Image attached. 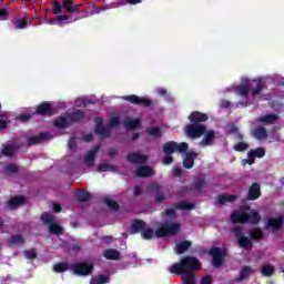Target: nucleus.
<instances>
[{"label":"nucleus","mask_w":284,"mask_h":284,"mask_svg":"<svg viewBox=\"0 0 284 284\" xmlns=\"http://www.w3.org/2000/svg\"><path fill=\"white\" fill-rule=\"evenodd\" d=\"M50 232L51 234H61V232H63V229L59 224L52 223L50 225Z\"/></svg>","instance_id":"e433bc0d"},{"label":"nucleus","mask_w":284,"mask_h":284,"mask_svg":"<svg viewBox=\"0 0 284 284\" xmlns=\"http://www.w3.org/2000/svg\"><path fill=\"white\" fill-rule=\"evenodd\" d=\"M211 283H212V277L211 276H205L200 282V284H211Z\"/></svg>","instance_id":"4d7b16f0"},{"label":"nucleus","mask_w":284,"mask_h":284,"mask_svg":"<svg viewBox=\"0 0 284 284\" xmlns=\"http://www.w3.org/2000/svg\"><path fill=\"white\" fill-rule=\"evenodd\" d=\"M53 271L58 274H61V272L68 271V264L65 263H59L53 266Z\"/></svg>","instance_id":"473e14b6"},{"label":"nucleus","mask_w":284,"mask_h":284,"mask_svg":"<svg viewBox=\"0 0 284 284\" xmlns=\"http://www.w3.org/2000/svg\"><path fill=\"white\" fill-rule=\"evenodd\" d=\"M42 223H53L54 222V216H52L49 213H43L41 216Z\"/></svg>","instance_id":"a19ab883"},{"label":"nucleus","mask_w":284,"mask_h":284,"mask_svg":"<svg viewBox=\"0 0 284 284\" xmlns=\"http://www.w3.org/2000/svg\"><path fill=\"white\" fill-rule=\"evenodd\" d=\"M126 2L131 3V6H136V3H141V0H126Z\"/></svg>","instance_id":"0e129e2a"},{"label":"nucleus","mask_w":284,"mask_h":284,"mask_svg":"<svg viewBox=\"0 0 284 284\" xmlns=\"http://www.w3.org/2000/svg\"><path fill=\"white\" fill-rule=\"evenodd\" d=\"M174 173L176 174V176H179V175L181 174V169L175 168V169H174Z\"/></svg>","instance_id":"774afa93"},{"label":"nucleus","mask_w":284,"mask_h":284,"mask_svg":"<svg viewBox=\"0 0 284 284\" xmlns=\"http://www.w3.org/2000/svg\"><path fill=\"white\" fill-rule=\"evenodd\" d=\"M10 245H21L23 243V237L21 235H13L9 241Z\"/></svg>","instance_id":"f704fd0d"},{"label":"nucleus","mask_w":284,"mask_h":284,"mask_svg":"<svg viewBox=\"0 0 284 284\" xmlns=\"http://www.w3.org/2000/svg\"><path fill=\"white\" fill-rule=\"evenodd\" d=\"M233 223H252L256 225L261 221V215L255 210L250 211V206H244L239 211H235L231 215Z\"/></svg>","instance_id":"20e7f679"},{"label":"nucleus","mask_w":284,"mask_h":284,"mask_svg":"<svg viewBox=\"0 0 284 284\" xmlns=\"http://www.w3.org/2000/svg\"><path fill=\"white\" fill-rule=\"evenodd\" d=\"M115 125H119V118L118 116H113L111 119V128H114Z\"/></svg>","instance_id":"13d9d810"},{"label":"nucleus","mask_w":284,"mask_h":284,"mask_svg":"<svg viewBox=\"0 0 284 284\" xmlns=\"http://www.w3.org/2000/svg\"><path fill=\"white\" fill-rule=\"evenodd\" d=\"M18 119L22 123H26V121H30V119H32V114H30V113H22Z\"/></svg>","instance_id":"09e8293b"},{"label":"nucleus","mask_w":284,"mask_h":284,"mask_svg":"<svg viewBox=\"0 0 284 284\" xmlns=\"http://www.w3.org/2000/svg\"><path fill=\"white\" fill-rule=\"evenodd\" d=\"M235 236L237 239L240 247H243V250H252V240L243 236L241 231H235Z\"/></svg>","instance_id":"9b49d317"},{"label":"nucleus","mask_w":284,"mask_h":284,"mask_svg":"<svg viewBox=\"0 0 284 284\" xmlns=\"http://www.w3.org/2000/svg\"><path fill=\"white\" fill-rule=\"evenodd\" d=\"M283 225V217L280 216L277 219H270L267 220L266 227L268 230H280V227Z\"/></svg>","instance_id":"4468645a"},{"label":"nucleus","mask_w":284,"mask_h":284,"mask_svg":"<svg viewBox=\"0 0 284 284\" xmlns=\"http://www.w3.org/2000/svg\"><path fill=\"white\" fill-rule=\"evenodd\" d=\"M37 114H50L52 112V104L44 102L36 110Z\"/></svg>","instance_id":"a878e982"},{"label":"nucleus","mask_w":284,"mask_h":284,"mask_svg":"<svg viewBox=\"0 0 284 284\" xmlns=\"http://www.w3.org/2000/svg\"><path fill=\"white\" fill-rule=\"evenodd\" d=\"M146 132L150 136H161V129L159 128H149Z\"/></svg>","instance_id":"ea45409f"},{"label":"nucleus","mask_w":284,"mask_h":284,"mask_svg":"<svg viewBox=\"0 0 284 284\" xmlns=\"http://www.w3.org/2000/svg\"><path fill=\"white\" fill-rule=\"evenodd\" d=\"M134 194H135L136 196H139V194H141V187L135 186V187H134Z\"/></svg>","instance_id":"69168bd1"},{"label":"nucleus","mask_w":284,"mask_h":284,"mask_svg":"<svg viewBox=\"0 0 284 284\" xmlns=\"http://www.w3.org/2000/svg\"><path fill=\"white\" fill-rule=\"evenodd\" d=\"M93 268L94 267L92 266V264L80 263L75 264L72 267V271L74 274H78L79 276H88V274L92 273Z\"/></svg>","instance_id":"1a4fd4ad"},{"label":"nucleus","mask_w":284,"mask_h":284,"mask_svg":"<svg viewBox=\"0 0 284 284\" xmlns=\"http://www.w3.org/2000/svg\"><path fill=\"white\" fill-rule=\"evenodd\" d=\"M74 145H77V139L75 138H71L70 140H69V148H74Z\"/></svg>","instance_id":"bf43d9fd"},{"label":"nucleus","mask_w":284,"mask_h":284,"mask_svg":"<svg viewBox=\"0 0 284 284\" xmlns=\"http://www.w3.org/2000/svg\"><path fill=\"white\" fill-rule=\"evenodd\" d=\"M62 8H65L68 12H74V10H77V8H74V6L72 4V0H64L62 2Z\"/></svg>","instance_id":"c9c22d12"},{"label":"nucleus","mask_w":284,"mask_h":284,"mask_svg":"<svg viewBox=\"0 0 284 284\" xmlns=\"http://www.w3.org/2000/svg\"><path fill=\"white\" fill-rule=\"evenodd\" d=\"M50 26H53V23H59V26H63V23H72V20L68 19V16H58L57 20H50L48 21Z\"/></svg>","instance_id":"c85d7f7f"},{"label":"nucleus","mask_w":284,"mask_h":284,"mask_svg":"<svg viewBox=\"0 0 284 284\" xmlns=\"http://www.w3.org/2000/svg\"><path fill=\"white\" fill-rule=\"evenodd\" d=\"M211 256L213 257V267H221L223 263V258H225V250H221L219 247H213L210 251Z\"/></svg>","instance_id":"6e6552de"},{"label":"nucleus","mask_w":284,"mask_h":284,"mask_svg":"<svg viewBox=\"0 0 284 284\" xmlns=\"http://www.w3.org/2000/svg\"><path fill=\"white\" fill-rule=\"evenodd\" d=\"M2 154L3 156H12V154H14V148H12L11 145H6L2 149Z\"/></svg>","instance_id":"4c0bfd02"},{"label":"nucleus","mask_w":284,"mask_h":284,"mask_svg":"<svg viewBox=\"0 0 284 284\" xmlns=\"http://www.w3.org/2000/svg\"><path fill=\"white\" fill-rule=\"evenodd\" d=\"M141 125V120L139 119H125L124 120V126L128 129V130H135V128H139Z\"/></svg>","instance_id":"5701e85b"},{"label":"nucleus","mask_w":284,"mask_h":284,"mask_svg":"<svg viewBox=\"0 0 284 284\" xmlns=\"http://www.w3.org/2000/svg\"><path fill=\"white\" fill-rule=\"evenodd\" d=\"M191 123H205L207 121V114L194 111L189 115Z\"/></svg>","instance_id":"ddd939ff"},{"label":"nucleus","mask_w":284,"mask_h":284,"mask_svg":"<svg viewBox=\"0 0 284 284\" xmlns=\"http://www.w3.org/2000/svg\"><path fill=\"white\" fill-rule=\"evenodd\" d=\"M48 139V134L47 133H41L39 138H33L31 140V143H40L41 141Z\"/></svg>","instance_id":"de8ad7c7"},{"label":"nucleus","mask_w":284,"mask_h":284,"mask_svg":"<svg viewBox=\"0 0 284 284\" xmlns=\"http://www.w3.org/2000/svg\"><path fill=\"white\" fill-rule=\"evenodd\" d=\"M24 256L26 258L33 260L37 258V253L34 252V250L26 251Z\"/></svg>","instance_id":"3c124183"},{"label":"nucleus","mask_w":284,"mask_h":284,"mask_svg":"<svg viewBox=\"0 0 284 284\" xmlns=\"http://www.w3.org/2000/svg\"><path fill=\"white\" fill-rule=\"evenodd\" d=\"M250 274H252V268L245 266L242 268V272H241V278L240 281H243V278H247V276H250Z\"/></svg>","instance_id":"79ce46f5"},{"label":"nucleus","mask_w":284,"mask_h":284,"mask_svg":"<svg viewBox=\"0 0 284 284\" xmlns=\"http://www.w3.org/2000/svg\"><path fill=\"white\" fill-rule=\"evenodd\" d=\"M260 123H264V125H268L270 123H275V121H278V115L276 114H267L262 118H258L257 120Z\"/></svg>","instance_id":"393cba45"},{"label":"nucleus","mask_w":284,"mask_h":284,"mask_svg":"<svg viewBox=\"0 0 284 284\" xmlns=\"http://www.w3.org/2000/svg\"><path fill=\"white\" fill-rule=\"evenodd\" d=\"M99 172H110L112 171V165L108 163H102L98 166Z\"/></svg>","instance_id":"c03bdc74"},{"label":"nucleus","mask_w":284,"mask_h":284,"mask_svg":"<svg viewBox=\"0 0 284 284\" xmlns=\"http://www.w3.org/2000/svg\"><path fill=\"white\" fill-rule=\"evenodd\" d=\"M132 232L133 234H136V232H143L144 227H145V222L141 221V220H135L132 222Z\"/></svg>","instance_id":"cd10ccee"},{"label":"nucleus","mask_w":284,"mask_h":284,"mask_svg":"<svg viewBox=\"0 0 284 284\" xmlns=\"http://www.w3.org/2000/svg\"><path fill=\"white\" fill-rule=\"evenodd\" d=\"M17 170H19V168L14 164H10L6 168V172H17Z\"/></svg>","instance_id":"6e6d98bb"},{"label":"nucleus","mask_w":284,"mask_h":284,"mask_svg":"<svg viewBox=\"0 0 284 284\" xmlns=\"http://www.w3.org/2000/svg\"><path fill=\"white\" fill-rule=\"evenodd\" d=\"M8 125V122L6 120H0V130H3Z\"/></svg>","instance_id":"e2e57ef3"},{"label":"nucleus","mask_w":284,"mask_h":284,"mask_svg":"<svg viewBox=\"0 0 284 284\" xmlns=\"http://www.w3.org/2000/svg\"><path fill=\"white\" fill-rule=\"evenodd\" d=\"M235 150L236 152H243L247 150V144H245V142H240L235 145Z\"/></svg>","instance_id":"49530a36"},{"label":"nucleus","mask_w":284,"mask_h":284,"mask_svg":"<svg viewBox=\"0 0 284 284\" xmlns=\"http://www.w3.org/2000/svg\"><path fill=\"white\" fill-rule=\"evenodd\" d=\"M103 256L109 261H119V258H121V253L114 248H110L104 251Z\"/></svg>","instance_id":"412c9836"},{"label":"nucleus","mask_w":284,"mask_h":284,"mask_svg":"<svg viewBox=\"0 0 284 284\" xmlns=\"http://www.w3.org/2000/svg\"><path fill=\"white\" fill-rule=\"evenodd\" d=\"M3 19H6V10L0 9V20L3 21Z\"/></svg>","instance_id":"680f3d73"},{"label":"nucleus","mask_w":284,"mask_h":284,"mask_svg":"<svg viewBox=\"0 0 284 284\" xmlns=\"http://www.w3.org/2000/svg\"><path fill=\"white\" fill-rule=\"evenodd\" d=\"M104 202L108 205V207H110L111 210H118L119 209V204L116 203V201H114L110 197H105Z\"/></svg>","instance_id":"72a5a7b5"},{"label":"nucleus","mask_w":284,"mask_h":284,"mask_svg":"<svg viewBox=\"0 0 284 284\" xmlns=\"http://www.w3.org/2000/svg\"><path fill=\"white\" fill-rule=\"evenodd\" d=\"M192 245L191 241H184L175 245V252L176 254H183V252H186Z\"/></svg>","instance_id":"b1692460"},{"label":"nucleus","mask_w":284,"mask_h":284,"mask_svg":"<svg viewBox=\"0 0 284 284\" xmlns=\"http://www.w3.org/2000/svg\"><path fill=\"white\" fill-rule=\"evenodd\" d=\"M129 161L130 163L141 164L148 161V156L140 153H131L129 154Z\"/></svg>","instance_id":"6ab92c4d"},{"label":"nucleus","mask_w":284,"mask_h":284,"mask_svg":"<svg viewBox=\"0 0 284 284\" xmlns=\"http://www.w3.org/2000/svg\"><path fill=\"white\" fill-rule=\"evenodd\" d=\"M174 216H176V209H168L166 219H174Z\"/></svg>","instance_id":"603ef678"},{"label":"nucleus","mask_w":284,"mask_h":284,"mask_svg":"<svg viewBox=\"0 0 284 284\" xmlns=\"http://www.w3.org/2000/svg\"><path fill=\"white\" fill-rule=\"evenodd\" d=\"M179 230H181V224L166 222L155 233L152 229L142 231V236L146 240L154 239V236L161 239V236H172V234L179 232Z\"/></svg>","instance_id":"39448f33"},{"label":"nucleus","mask_w":284,"mask_h":284,"mask_svg":"<svg viewBox=\"0 0 284 284\" xmlns=\"http://www.w3.org/2000/svg\"><path fill=\"white\" fill-rule=\"evenodd\" d=\"M105 283H110V280L105 275H99L98 277H93L90 281V284H105Z\"/></svg>","instance_id":"7c9ffc66"},{"label":"nucleus","mask_w":284,"mask_h":284,"mask_svg":"<svg viewBox=\"0 0 284 284\" xmlns=\"http://www.w3.org/2000/svg\"><path fill=\"white\" fill-rule=\"evenodd\" d=\"M253 134L257 141H265L267 139V131L264 128L255 129Z\"/></svg>","instance_id":"bb28decb"},{"label":"nucleus","mask_w":284,"mask_h":284,"mask_svg":"<svg viewBox=\"0 0 284 284\" xmlns=\"http://www.w3.org/2000/svg\"><path fill=\"white\" fill-rule=\"evenodd\" d=\"M186 150H187V143L185 142H182L180 144H178L176 142L166 143L163 148V152L164 154H166L163 159L164 165H170V163H172L173 159H172V155L170 154H174V152L183 153Z\"/></svg>","instance_id":"423d86ee"},{"label":"nucleus","mask_w":284,"mask_h":284,"mask_svg":"<svg viewBox=\"0 0 284 284\" xmlns=\"http://www.w3.org/2000/svg\"><path fill=\"white\" fill-rule=\"evenodd\" d=\"M262 274L264 276H272L274 274V266L266 264L262 268Z\"/></svg>","instance_id":"2f4dec72"},{"label":"nucleus","mask_w":284,"mask_h":284,"mask_svg":"<svg viewBox=\"0 0 284 284\" xmlns=\"http://www.w3.org/2000/svg\"><path fill=\"white\" fill-rule=\"evenodd\" d=\"M136 176L140 178H146V176H154V170H152V168L150 166H140L136 171H135Z\"/></svg>","instance_id":"f3484780"},{"label":"nucleus","mask_w":284,"mask_h":284,"mask_svg":"<svg viewBox=\"0 0 284 284\" xmlns=\"http://www.w3.org/2000/svg\"><path fill=\"white\" fill-rule=\"evenodd\" d=\"M99 151V146L93 149L92 151H89L84 156V163L89 168L94 165V156H97V152Z\"/></svg>","instance_id":"aec40b11"},{"label":"nucleus","mask_w":284,"mask_h":284,"mask_svg":"<svg viewBox=\"0 0 284 284\" xmlns=\"http://www.w3.org/2000/svg\"><path fill=\"white\" fill-rule=\"evenodd\" d=\"M77 197L79 199V201H90V193L85 191H80L78 192Z\"/></svg>","instance_id":"58836bf2"},{"label":"nucleus","mask_w":284,"mask_h":284,"mask_svg":"<svg viewBox=\"0 0 284 284\" xmlns=\"http://www.w3.org/2000/svg\"><path fill=\"white\" fill-rule=\"evenodd\" d=\"M95 124H97V128H95L97 134H100V136H102V139H104V136L106 134H109V131H108V129L103 128V120L101 118H97Z\"/></svg>","instance_id":"4be33fe9"},{"label":"nucleus","mask_w":284,"mask_h":284,"mask_svg":"<svg viewBox=\"0 0 284 284\" xmlns=\"http://www.w3.org/2000/svg\"><path fill=\"white\" fill-rule=\"evenodd\" d=\"M263 237V232L261 230H254L251 233V239H262Z\"/></svg>","instance_id":"8fccbe9b"},{"label":"nucleus","mask_w":284,"mask_h":284,"mask_svg":"<svg viewBox=\"0 0 284 284\" xmlns=\"http://www.w3.org/2000/svg\"><path fill=\"white\" fill-rule=\"evenodd\" d=\"M80 119H83V112L81 111H77L72 116L67 115L64 116H60L55 120L54 125L55 128H68V125H70V121H79Z\"/></svg>","instance_id":"0eeeda50"},{"label":"nucleus","mask_w":284,"mask_h":284,"mask_svg":"<svg viewBox=\"0 0 284 284\" xmlns=\"http://www.w3.org/2000/svg\"><path fill=\"white\" fill-rule=\"evenodd\" d=\"M185 134H187L190 139H201V136H204V139L201 141V145L204 148L212 145V143H214V139H216V132L205 129V125L203 124L186 125Z\"/></svg>","instance_id":"f03ea898"},{"label":"nucleus","mask_w":284,"mask_h":284,"mask_svg":"<svg viewBox=\"0 0 284 284\" xmlns=\"http://www.w3.org/2000/svg\"><path fill=\"white\" fill-rule=\"evenodd\" d=\"M124 101H129L130 103H135V105H150V100L146 98H140L136 95H125L123 97Z\"/></svg>","instance_id":"f8f14e48"},{"label":"nucleus","mask_w":284,"mask_h":284,"mask_svg":"<svg viewBox=\"0 0 284 284\" xmlns=\"http://www.w3.org/2000/svg\"><path fill=\"white\" fill-rule=\"evenodd\" d=\"M75 103H77L78 106H81V105H88V103H91V102L83 99V98H80V99L77 100Z\"/></svg>","instance_id":"5fc2aeb1"},{"label":"nucleus","mask_w":284,"mask_h":284,"mask_svg":"<svg viewBox=\"0 0 284 284\" xmlns=\"http://www.w3.org/2000/svg\"><path fill=\"white\" fill-rule=\"evenodd\" d=\"M178 207H179V210H184V211L194 210V205L190 204L187 202H181Z\"/></svg>","instance_id":"37998d69"},{"label":"nucleus","mask_w":284,"mask_h":284,"mask_svg":"<svg viewBox=\"0 0 284 284\" xmlns=\"http://www.w3.org/2000/svg\"><path fill=\"white\" fill-rule=\"evenodd\" d=\"M261 196V185L254 183L248 190V200L256 201Z\"/></svg>","instance_id":"dca6fc26"},{"label":"nucleus","mask_w":284,"mask_h":284,"mask_svg":"<svg viewBox=\"0 0 284 284\" xmlns=\"http://www.w3.org/2000/svg\"><path fill=\"white\" fill-rule=\"evenodd\" d=\"M194 270H201V262L196 257L186 256L180 263L173 264L169 272L182 276L183 284H196L194 281Z\"/></svg>","instance_id":"f257e3e1"},{"label":"nucleus","mask_w":284,"mask_h":284,"mask_svg":"<svg viewBox=\"0 0 284 284\" xmlns=\"http://www.w3.org/2000/svg\"><path fill=\"white\" fill-rule=\"evenodd\" d=\"M194 159H196L195 152H187L183 160V165L186 168V170H190L194 165Z\"/></svg>","instance_id":"2eb2a0df"},{"label":"nucleus","mask_w":284,"mask_h":284,"mask_svg":"<svg viewBox=\"0 0 284 284\" xmlns=\"http://www.w3.org/2000/svg\"><path fill=\"white\" fill-rule=\"evenodd\" d=\"M14 26L18 30H23V28H26L28 26V21L26 20H17L14 22Z\"/></svg>","instance_id":"a18cd8bd"},{"label":"nucleus","mask_w":284,"mask_h":284,"mask_svg":"<svg viewBox=\"0 0 284 284\" xmlns=\"http://www.w3.org/2000/svg\"><path fill=\"white\" fill-rule=\"evenodd\" d=\"M263 156H265V149L257 148L248 152L247 159L244 160L243 163H248V165H252V163H254V159H263Z\"/></svg>","instance_id":"9d476101"},{"label":"nucleus","mask_w":284,"mask_h":284,"mask_svg":"<svg viewBox=\"0 0 284 284\" xmlns=\"http://www.w3.org/2000/svg\"><path fill=\"white\" fill-rule=\"evenodd\" d=\"M84 141H92V134L85 135Z\"/></svg>","instance_id":"338daca9"},{"label":"nucleus","mask_w":284,"mask_h":284,"mask_svg":"<svg viewBox=\"0 0 284 284\" xmlns=\"http://www.w3.org/2000/svg\"><path fill=\"white\" fill-rule=\"evenodd\" d=\"M53 212H61V204H53Z\"/></svg>","instance_id":"052dcab7"},{"label":"nucleus","mask_w":284,"mask_h":284,"mask_svg":"<svg viewBox=\"0 0 284 284\" xmlns=\"http://www.w3.org/2000/svg\"><path fill=\"white\" fill-rule=\"evenodd\" d=\"M61 8H63V6H61V3H59V2H55L53 4V12H54V14H59V12H61Z\"/></svg>","instance_id":"864d4df0"},{"label":"nucleus","mask_w":284,"mask_h":284,"mask_svg":"<svg viewBox=\"0 0 284 284\" xmlns=\"http://www.w3.org/2000/svg\"><path fill=\"white\" fill-rule=\"evenodd\" d=\"M265 81L263 79L258 80H247V78H242V84L236 89L237 94H241L243 99L250 101V99H255V97L263 90Z\"/></svg>","instance_id":"7ed1b4c3"},{"label":"nucleus","mask_w":284,"mask_h":284,"mask_svg":"<svg viewBox=\"0 0 284 284\" xmlns=\"http://www.w3.org/2000/svg\"><path fill=\"white\" fill-rule=\"evenodd\" d=\"M217 201L222 205L224 203H232L233 201H236V195L223 194L219 196Z\"/></svg>","instance_id":"c756f323"},{"label":"nucleus","mask_w":284,"mask_h":284,"mask_svg":"<svg viewBox=\"0 0 284 284\" xmlns=\"http://www.w3.org/2000/svg\"><path fill=\"white\" fill-rule=\"evenodd\" d=\"M23 203H26V199L23 196H16L8 202V207L9 210H17V207H19V205H23Z\"/></svg>","instance_id":"a211bd4d"}]
</instances>
